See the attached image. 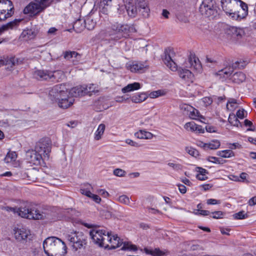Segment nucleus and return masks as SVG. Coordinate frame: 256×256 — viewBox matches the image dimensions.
<instances>
[{"label":"nucleus","instance_id":"obj_1","mask_svg":"<svg viewBox=\"0 0 256 256\" xmlns=\"http://www.w3.org/2000/svg\"><path fill=\"white\" fill-rule=\"evenodd\" d=\"M102 29L99 32L100 36L109 37V40L117 42L123 38H128L130 34L136 32L132 25L114 22L110 26L100 23Z\"/></svg>","mask_w":256,"mask_h":256},{"label":"nucleus","instance_id":"obj_2","mask_svg":"<svg viewBox=\"0 0 256 256\" xmlns=\"http://www.w3.org/2000/svg\"><path fill=\"white\" fill-rule=\"evenodd\" d=\"M43 248L48 256H64L67 253L65 242L55 236L46 238L44 242Z\"/></svg>","mask_w":256,"mask_h":256},{"label":"nucleus","instance_id":"obj_3","mask_svg":"<svg viewBox=\"0 0 256 256\" xmlns=\"http://www.w3.org/2000/svg\"><path fill=\"white\" fill-rule=\"evenodd\" d=\"M68 89L65 84H60L53 86L49 92V96L52 100L58 101L60 108H67L74 102L73 98L68 96Z\"/></svg>","mask_w":256,"mask_h":256},{"label":"nucleus","instance_id":"obj_4","mask_svg":"<svg viewBox=\"0 0 256 256\" xmlns=\"http://www.w3.org/2000/svg\"><path fill=\"white\" fill-rule=\"evenodd\" d=\"M6 210L17 214L22 218L30 220H42L45 216L43 212L32 207L30 204L27 202H22L20 208L7 207Z\"/></svg>","mask_w":256,"mask_h":256},{"label":"nucleus","instance_id":"obj_5","mask_svg":"<svg viewBox=\"0 0 256 256\" xmlns=\"http://www.w3.org/2000/svg\"><path fill=\"white\" fill-rule=\"evenodd\" d=\"M106 236L108 246L105 247L106 248L114 249L122 245V250H137L135 245L129 242H124L117 234L112 235V233L109 232L108 235Z\"/></svg>","mask_w":256,"mask_h":256},{"label":"nucleus","instance_id":"obj_6","mask_svg":"<svg viewBox=\"0 0 256 256\" xmlns=\"http://www.w3.org/2000/svg\"><path fill=\"white\" fill-rule=\"evenodd\" d=\"M54 0H34L24 10V14L36 15L49 6Z\"/></svg>","mask_w":256,"mask_h":256},{"label":"nucleus","instance_id":"obj_7","mask_svg":"<svg viewBox=\"0 0 256 256\" xmlns=\"http://www.w3.org/2000/svg\"><path fill=\"white\" fill-rule=\"evenodd\" d=\"M65 237L75 251L82 248L86 244V236L82 232L72 230L66 234Z\"/></svg>","mask_w":256,"mask_h":256},{"label":"nucleus","instance_id":"obj_8","mask_svg":"<svg viewBox=\"0 0 256 256\" xmlns=\"http://www.w3.org/2000/svg\"><path fill=\"white\" fill-rule=\"evenodd\" d=\"M109 232L104 229L96 228H93L90 232V234L93 242L102 247H107L106 236Z\"/></svg>","mask_w":256,"mask_h":256},{"label":"nucleus","instance_id":"obj_9","mask_svg":"<svg viewBox=\"0 0 256 256\" xmlns=\"http://www.w3.org/2000/svg\"><path fill=\"white\" fill-rule=\"evenodd\" d=\"M200 12L206 17L214 16L217 14L216 2L214 0H204L200 5Z\"/></svg>","mask_w":256,"mask_h":256},{"label":"nucleus","instance_id":"obj_10","mask_svg":"<svg viewBox=\"0 0 256 256\" xmlns=\"http://www.w3.org/2000/svg\"><path fill=\"white\" fill-rule=\"evenodd\" d=\"M34 150L42 154L44 160H48L49 154L51 152V144L50 140L47 138L40 140L36 143Z\"/></svg>","mask_w":256,"mask_h":256},{"label":"nucleus","instance_id":"obj_11","mask_svg":"<svg viewBox=\"0 0 256 256\" xmlns=\"http://www.w3.org/2000/svg\"><path fill=\"white\" fill-rule=\"evenodd\" d=\"M220 2L223 10L234 20L236 10L239 8L238 0H221Z\"/></svg>","mask_w":256,"mask_h":256},{"label":"nucleus","instance_id":"obj_12","mask_svg":"<svg viewBox=\"0 0 256 256\" xmlns=\"http://www.w3.org/2000/svg\"><path fill=\"white\" fill-rule=\"evenodd\" d=\"M14 6L10 0H0V21L11 16L14 14Z\"/></svg>","mask_w":256,"mask_h":256},{"label":"nucleus","instance_id":"obj_13","mask_svg":"<svg viewBox=\"0 0 256 256\" xmlns=\"http://www.w3.org/2000/svg\"><path fill=\"white\" fill-rule=\"evenodd\" d=\"M175 54L174 50L170 48L165 50L162 60L164 64L172 71L175 72L178 70V66L174 62L173 58Z\"/></svg>","mask_w":256,"mask_h":256},{"label":"nucleus","instance_id":"obj_14","mask_svg":"<svg viewBox=\"0 0 256 256\" xmlns=\"http://www.w3.org/2000/svg\"><path fill=\"white\" fill-rule=\"evenodd\" d=\"M126 68L132 72L143 73L147 70L149 66L146 62L134 61L126 64Z\"/></svg>","mask_w":256,"mask_h":256},{"label":"nucleus","instance_id":"obj_15","mask_svg":"<svg viewBox=\"0 0 256 256\" xmlns=\"http://www.w3.org/2000/svg\"><path fill=\"white\" fill-rule=\"evenodd\" d=\"M238 67V68H241L244 67V65L242 63L239 62H236L235 63L234 66H228L224 68L218 70L216 74L217 76H219V78L220 79H226L228 78L232 74L234 71V67Z\"/></svg>","mask_w":256,"mask_h":256},{"label":"nucleus","instance_id":"obj_16","mask_svg":"<svg viewBox=\"0 0 256 256\" xmlns=\"http://www.w3.org/2000/svg\"><path fill=\"white\" fill-rule=\"evenodd\" d=\"M26 158L28 162L38 166L40 164L41 160L44 158L36 150H30L26 152Z\"/></svg>","mask_w":256,"mask_h":256},{"label":"nucleus","instance_id":"obj_17","mask_svg":"<svg viewBox=\"0 0 256 256\" xmlns=\"http://www.w3.org/2000/svg\"><path fill=\"white\" fill-rule=\"evenodd\" d=\"M228 34L236 40H240L245 35L244 28L236 26H230L227 30Z\"/></svg>","mask_w":256,"mask_h":256},{"label":"nucleus","instance_id":"obj_18","mask_svg":"<svg viewBox=\"0 0 256 256\" xmlns=\"http://www.w3.org/2000/svg\"><path fill=\"white\" fill-rule=\"evenodd\" d=\"M240 3V10H236L234 19V20H240L244 18L248 14V6L247 4L241 0H238Z\"/></svg>","mask_w":256,"mask_h":256},{"label":"nucleus","instance_id":"obj_19","mask_svg":"<svg viewBox=\"0 0 256 256\" xmlns=\"http://www.w3.org/2000/svg\"><path fill=\"white\" fill-rule=\"evenodd\" d=\"M30 236V230L26 228H18L15 230L14 236L18 241L26 240Z\"/></svg>","mask_w":256,"mask_h":256},{"label":"nucleus","instance_id":"obj_20","mask_svg":"<svg viewBox=\"0 0 256 256\" xmlns=\"http://www.w3.org/2000/svg\"><path fill=\"white\" fill-rule=\"evenodd\" d=\"M64 58L74 64H76L80 60L81 56L74 51H66L63 52Z\"/></svg>","mask_w":256,"mask_h":256},{"label":"nucleus","instance_id":"obj_21","mask_svg":"<svg viewBox=\"0 0 256 256\" xmlns=\"http://www.w3.org/2000/svg\"><path fill=\"white\" fill-rule=\"evenodd\" d=\"M180 77L186 82H192L194 79V76L188 70L181 68L178 70Z\"/></svg>","mask_w":256,"mask_h":256},{"label":"nucleus","instance_id":"obj_22","mask_svg":"<svg viewBox=\"0 0 256 256\" xmlns=\"http://www.w3.org/2000/svg\"><path fill=\"white\" fill-rule=\"evenodd\" d=\"M187 65L194 70L200 71L202 69V66L198 58L194 54H191L188 59Z\"/></svg>","mask_w":256,"mask_h":256},{"label":"nucleus","instance_id":"obj_23","mask_svg":"<svg viewBox=\"0 0 256 256\" xmlns=\"http://www.w3.org/2000/svg\"><path fill=\"white\" fill-rule=\"evenodd\" d=\"M144 252L146 254H150L152 256H166L169 254V252L166 249H160L159 248H144Z\"/></svg>","mask_w":256,"mask_h":256},{"label":"nucleus","instance_id":"obj_24","mask_svg":"<svg viewBox=\"0 0 256 256\" xmlns=\"http://www.w3.org/2000/svg\"><path fill=\"white\" fill-rule=\"evenodd\" d=\"M84 86H80L72 88L69 92L68 94L72 98L78 97L86 95Z\"/></svg>","mask_w":256,"mask_h":256},{"label":"nucleus","instance_id":"obj_25","mask_svg":"<svg viewBox=\"0 0 256 256\" xmlns=\"http://www.w3.org/2000/svg\"><path fill=\"white\" fill-rule=\"evenodd\" d=\"M136 6L138 7V9L144 17L146 18L148 16L150 8L148 6L145 0L139 1Z\"/></svg>","mask_w":256,"mask_h":256},{"label":"nucleus","instance_id":"obj_26","mask_svg":"<svg viewBox=\"0 0 256 256\" xmlns=\"http://www.w3.org/2000/svg\"><path fill=\"white\" fill-rule=\"evenodd\" d=\"M184 128L188 130L196 132L198 133L204 132V130L202 128V126L196 124L193 122L186 123L184 126Z\"/></svg>","mask_w":256,"mask_h":256},{"label":"nucleus","instance_id":"obj_27","mask_svg":"<svg viewBox=\"0 0 256 256\" xmlns=\"http://www.w3.org/2000/svg\"><path fill=\"white\" fill-rule=\"evenodd\" d=\"M34 76L40 80H50V72L41 70H36L34 73Z\"/></svg>","mask_w":256,"mask_h":256},{"label":"nucleus","instance_id":"obj_28","mask_svg":"<svg viewBox=\"0 0 256 256\" xmlns=\"http://www.w3.org/2000/svg\"><path fill=\"white\" fill-rule=\"evenodd\" d=\"M125 7L130 16L135 17L138 11V8L132 2H126Z\"/></svg>","mask_w":256,"mask_h":256},{"label":"nucleus","instance_id":"obj_29","mask_svg":"<svg viewBox=\"0 0 256 256\" xmlns=\"http://www.w3.org/2000/svg\"><path fill=\"white\" fill-rule=\"evenodd\" d=\"M64 77V72L60 70L50 72V80L51 81L59 82Z\"/></svg>","mask_w":256,"mask_h":256},{"label":"nucleus","instance_id":"obj_30","mask_svg":"<svg viewBox=\"0 0 256 256\" xmlns=\"http://www.w3.org/2000/svg\"><path fill=\"white\" fill-rule=\"evenodd\" d=\"M134 136L139 139L150 140L154 137V134L149 132L140 130L134 134Z\"/></svg>","mask_w":256,"mask_h":256},{"label":"nucleus","instance_id":"obj_31","mask_svg":"<svg viewBox=\"0 0 256 256\" xmlns=\"http://www.w3.org/2000/svg\"><path fill=\"white\" fill-rule=\"evenodd\" d=\"M141 88L140 84L139 82H134V83L128 84L122 89V93L125 94L130 92L136 90L140 89Z\"/></svg>","mask_w":256,"mask_h":256},{"label":"nucleus","instance_id":"obj_32","mask_svg":"<svg viewBox=\"0 0 256 256\" xmlns=\"http://www.w3.org/2000/svg\"><path fill=\"white\" fill-rule=\"evenodd\" d=\"M20 22V20L16 19L13 21L8 22L5 25L2 26V27L0 28V34H1V32L4 30L16 28L18 26ZM1 42H0V44L1 43Z\"/></svg>","mask_w":256,"mask_h":256},{"label":"nucleus","instance_id":"obj_33","mask_svg":"<svg viewBox=\"0 0 256 256\" xmlns=\"http://www.w3.org/2000/svg\"><path fill=\"white\" fill-rule=\"evenodd\" d=\"M14 59L13 58L0 56V67L4 65L8 66L7 68H12L14 65Z\"/></svg>","mask_w":256,"mask_h":256},{"label":"nucleus","instance_id":"obj_34","mask_svg":"<svg viewBox=\"0 0 256 256\" xmlns=\"http://www.w3.org/2000/svg\"><path fill=\"white\" fill-rule=\"evenodd\" d=\"M148 97V96L146 93H138L132 96L131 100L134 103H140L146 100Z\"/></svg>","mask_w":256,"mask_h":256},{"label":"nucleus","instance_id":"obj_35","mask_svg":"<svg viewBox=\"0 0 256 256\" xmlns=\"http://www.w3.org/2000/svg\"><path fill=\"white\" fill-rule=\"evenodd\" d=\"M246 78L245 74L240 72H236L232 76V80L235 83L240 84L244 81Z\"/></svg>","mask_w":256,"mask_h":256},{"label":"nucleus","instance_id":"obj_36","mask_svg":"<svg viewBox=\"0 0 256 256\" xmlns=\"http://www.w3.org/2000/svg\"><path fill=\"white\" fill-rule=\"evenodd\" d=\"M84 28H86L88 30H92L96 26V22L94 20L92 16L87 18L84 21Z\"/></svg>","mask_w":256,"mask_h":256},{"label":"nucleus","instance_id":"obj_37","mask_svg":"<svg viewBox=\"0 0 256 256\" xmlns=\"http://www.w3.org/2000/svg\"><path fill=\"white\" fill-rule=\"evenodd\" d=\"M197 168L198 170V174L196 175V178L200 180H204L208 179L207 174L208 173V170L200 167H198Z\"/></svg>","mask_w":256,"mask_h":256},{"label":"nucleus","instance_id":"obj_38","mask_svg":"<svg viewBox=\"0 0 256 256\" xmlns=\"http://www.w3.org/2000/svg\"><path fill=\"white\" fill-rule=\"evenodd\" d=\"M106 126L104 124H100L94 134V139L96 140H100L103 135Z\"/></svg>","mask_w":256,"mask_h":256},{"label":"nucleus","instance_id":"obj_39","mask_svg":"<svg viewBox=\"0 0 256 256\" xmlns=\"http://www.w3.org/2000/svg\"><path fill=\"white\" fill-rule=\"evenodd\" d=\"M217 155L224 158H229L234 156V152L231 150H226L218 152Z\"/></svg>","mask_w":256,"mask_h":256},{"label":"nucleus","instance_id":"obj_40","mask_svg":"<svg viewBox=\"0 0 256 256\" xmlns=\"http://www.w3.org/2000/svg\"><path fill=\"white\" fill-rule=\"evenodd\" d=\"M17 155L14 152H9L6 156L4 161L7 164L12 162L16 159Z\"/></svg>","mask_w":256,"mask_h":256},{"label":"nucleus","instance_id":"obj_41","mask_svg":"<svg viewBox=\"0 0 256 256\" xmlns=\"http://www.w3.org/2000/svg\"><path fill=\"white\" fill-rule=\"evenodd\" d=\"M220 142L218 140H211L206 144V150H216L220 148Z\"/></svg>","mask_w":256,"mask_h":256},{"label":"nucleus","instance_id":"obj_42","mask_svg":"<svg viewBox=\"0 0 256 256\" xmlns=\"http://www.w3.org/2000/svg\"><path fill=\"white\" fill-rule=\"evenodd\" d=\"M238 107V102L234 98H230L226 104V108L230 110L233 111Z\"/></svg>","mask_w":256,"mask_h":256},{"label":"nucleus","instance_id":"obj_43","mask_svg":"<svg viewBox=\"0 0 256 256\" xmlns=\"http://www.w3.org/2000/svg\"><path fill=\"white\" fill-rule=\"evenodd\" d=\"M238 117L234 114H230L228 116V121L234 126H238L240 124V121L238 119Z\"/></svg>","mask_w":256,"mask_h":256},{"label":"nucleus","instance_id":"obj_44","mask_svg":"<svg viewBox=\"0 0 256 256\" xmlns=\"http://www.w3.org/2000/svg\"><path fill=\"white\" fill-rule=\"evenodd\" d=\"M73 28L76 32H80L84 28V25L82 23V20H76L74 24Z\"/></svg>","mask_w":256,"mask_h":256},{"label":"nucleus","instance_id":"obj_45","mask_svg":"<svg viewBox=\"0 0 256 256\" xmlns=\"http://www.w3.org/2000/svg\"><path fill=\"white\" fill-rule=\"evenodd\" d=\"M192 110L190 112V117L194 120H198L200 118H203L202 116L200 115V113L198 110L192 108Z\"/></svg>","mask_w":256,"mask_h":256},{"label":"nucleus","instance_id":"obj_46","mask_svg":"<svg viewBox=\"0 0 256 256\" xmlns=\"http://www.w3.org/2000/svg\"><path fill=\"white\" fill-rule=\"evenodd\" d=\"M86 94L91 95L92 92H96V86L94 84H90L88 86H84Z\"/></svg>","mask_w":256,"mask_h":256},{"label":"nucleus","instance_id":"obj_47","mask_svg":"<svg viewBox=\"0 0 256 256\" xmlns=\"http://www.w3.org/2000/svg\"><path fill=\"white\" fill-rule=\"evenodd\" d=\"M248 215L244 211H240L233 214V218L235 220H243L247 218Z\"/></svg>","mask_w":256,"mask_h":256},{"label":"nucleus","instance_id":"obj_48","mask_svg":"<svg viewBox=\"0 0 256 256\" xmlns=\"http://www.w3.org/2000/svg\"><path fill=\"white\" fill-rule=\"evenodd\" d=\"M118 202L127 205H130V201L128 196L122 194L117 198Z\"/></svg>","mask_w":256,"mask_h":256},{"label":"nucleus","instance_id":"obj_49","mask_svg":"<svg viewBox=\"0 0 256 256\" xmlns=\"http://www.w3.org/2000/svg\"><path fill=\"white\" fill-rule=\"evenodd\" d=\"M233 178H232V180L235 181H240L242 182H247V178L248 176V174L246 172H242L240 174V177L235 176H232Z\"/></svg>","mask_w":256,"mask_h":256},{"label":"nucleus","instance_id":"obj_50","mask_svg":"<svg viewBox=\"0 0 256 256\" xmlns=\"http://www.w3.org/2000/svg\"><path fill=\"white\" fill-rule=\"evenodd\" d=\"M93 190L92 186L88 183H84L80 186V190L82 192H91Z\"/></svg>","mask_w":256,"mask_h":256},{"label":"nucleus","instance_id":"obj_51","mask_svg":"<svg viewBox=\"0 0 256 256\" xmlns=\"http://www.w3.org/2000/svg\"><path fill=\"white\" fill-rule=\"evenodd\" d=\"M84 194L86 196L92 198L94 202L96 203H100L101 201V198L100 196L94 194V193H82Z\"/></svg>","mask_w":256,"mask_h":256},{"label":"nucleus","instance_id":"obj_52","mask_svg":"<svg viewBox=\"0 0 256 256\" xmlns=\"http://www.w3.org/2000/svg\"><path fill=\"white\" fill-rule=\"evenodd\" d=\"M186 150L188 154L193 156L196 157L199 155L198 150L192 147H186Z\"/></svg>","mask_w":256,"mask_h":256},{"label":"nucleus","instance_id":"obj_53","mask_svg":"<svg viewBox=\"0 0 256 256\" xmlns=\"http://www.w3.org/2000/svg\"><path fill=\"white\" fill-rule=\"evenodd\" d=\"M168 166L172 168V170L176 171L180 170L182 168V166L180 164L174 162H168Z\"/></svg>","mask_w":256,"mask_h":256},{"label":"nucleus","instance_id":"obj_54","mask_svg":"<svg viewBox=\"0 0 256 256\" xmlns=\"http://www.w3.org/2000/svg\"><path fill=\"white\" fill-rule=\"evenodd\" d=\"M114 174L117 176L123 177L126 174V172L121 168H116L113 172Z\"/></svg>","mask_w":256,"mask_h":256},{"label":"nucleus","instance_id":"obj_55","mask_svg":"<svg viewBox=\"0 0 256 256\" xmlns=\"http://www.w3.org/2000/svg\"><path fill=\"white\" fill-rule=\"evenodd\" d=\"M162 95H163L162 92L160 90H158L154 91V92H150V94H148V96L150 98H158L160 96H161Z\"/></svg>","mask_w":256,"mask_h":256},{"label":"nucleus","instance_id":"obj_56","mask_svg":"<svg viewBox=\"0 0 256 256\" xmlns=\"http://www.w3.org/2000/svg\"><path fill=\"white\" fill-rule=\"evenodd\" d=\"M207 160L208 161L213 162L214 164H222V160H220V158H218L216 157H214V156H208L207 158Z\"/></svg>","mask_w":256,"mask_h":256},{"label":"nucleus","instance_id":"obj_57","mask_svg":"<svg viewBox=\"0 0 256 256\" xmlns=\"http://www.w3.org/2000/svg\"><path fill=\"white\" fill-rule=\"evenodd\" d=\"M212 216H210L211 217H212L214 218H222V216L224 215L223 212L220 211H216L211 213Z\"/></svg>","mask_w":256,"mask_h":256},{"label":"nucleus","instance_id":"obj_58","mask_svg":"<svg viewBox=\"0 0 256 256\" xmlns=\"http://www.w3.org/2000/svg\"><path fill=\"white\" fill-rule=\"evenodd\" d=\"M246 115V112L244 109L238 110L236 114V116L240 119H243Z\"/></svg>","mask_w":256,"mask_h":256},{"label":"nucleus","instance_id":"obj_59","mask_svg":"<svg viewBox=\"0 0 256 256\" xmlns=\"http://www.w3.org/2000/svg\"><path fill=\"white\" fill-rule=\"evenodd\" d=\"M22 35H24V36H26V35H28V38L30 39L32 38L35 36L34 32L32 30H27L24 31L22 33Z\"/></svg>","mask_w":256,"mask_h":256},{"label":"nucleus","instance_id":"obj_60","mask_svg":"<svg viewBox=\"0 0 256 256\" xmlns=\"http://www.w3.org/2000/svg\"><path fill=\"white\" fill-rule=\"evenodd\" d=\"M22 35H24V36H26V35H28V38L30 39L32 38L35 36L34 32L32 30H27L24 31L22 33Z\"/></svg>","mask_w":256,"mask_h":256},{"label":"nucleus","instance_id":"obj_61","mask_svg":"<svg viewBox=\"0 0 256 256\" xmlns=\"http://www.w3.org/2000/svg\"><path fill=\"white\" fill-rule=\"evenodd\" d=\"M0 125L4 128H8L12 126V124L8 120H0Z\"/></svg>","mask_w":256,"mask_h":256},{"label":"nucleus","instance_id":"obj_62","mask_svg":"<svg viewBox=\"0 0 256 256\" xmlns=\"http://www.w3.org/2000/svg\"><path fill=\"white\" fill-rule=\"evenodd\" d=\"M202 101L206 106H210L212 102V100L210 97H204L202 99Z\"/></svg>","mask_w":256,"mask_h":256},{"label":"nucleus","instance_id":"obj_63","mask_svg":"<svg viewBox=\"0 0 256 256\" xmlns=\"http://www.w3.org/2000/svg\"><path fill=\"white\" fill-rule=\"evenodd\" d=\"M126 142L131 146H134V147H140L141 146L140 144H138L136 142H134V140H130V139H126Z\"/></svg>","mask_w":256,"mask_h":256},{"label":"nucleus","instance_id":"obj_64","mask_svg":"<svg viewBox=\"0 0 256 256\" xmlns=\"http://www.w3.org/2000/svg\"><path fill=\"white\" fill-rule=\"evenodd\" d=\"M190 250H203L202 247L198 243L192 244L190 246Z\"/></svg>","mask_w":256,"mask_h":256}]
</instances>
